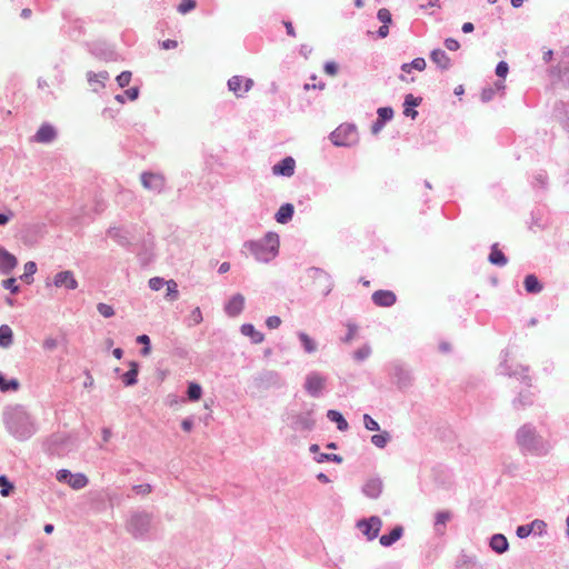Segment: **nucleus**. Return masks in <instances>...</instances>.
I'll list each match as a JSON object with an SVG mask.
<instances>
[{
	"instance_id": "obj_1",
	"label": "nucleus",
	"mask_w": 569,
	"mask_h": 569,
	"mask_svg": "<svg viewBox=\"0 0 569 569\" xmlns=\"http://www.w3.org/2000/svg\"><path fill=\"white\" fill-rule=\"evenodd\" d=\"M516 442L525 453L542 457L550 452L551 442L532 423L522 425L516 432Z\"/></svg>"
},
{
	"instance_id": "obj_2",
	"label": "nucleus",
	"mask_w": 569,
	"mask_h": 569,
	"mask_svg": "<svg viewBox=\"0 0 569 569\" xmlns=\"http://www.w3.org/2000/svg\"><path fill=\"white\" fill-rule=\"evenodd\" d=\"M4 422L8 431L18 440H26L33 433V425L22 406L8 408L4 412Z\"/></svg>"
},
{
	"instance_id": "obj_3",
	"label": "nucleus",
	"mask_w": 569,
	"mask_h": 569,
	"mask_svg": "<svg viewBox=\"0 0 569 569\" xmlns=\"http://www.w3.org/2000/svg\"><path fill=\"white\" fill-rule=\"evenodd\" d=\"M279 236L276 232H268L259 240H252L244 243V247L252 253L259 262H269L279 253Z\"/></svg>"
},
{
	"instance_id": "obj_4",
	"label": "nucleus",
	"mask_w": 569,
	"mask_h": 569,
	"mask_svg": "<svg viewBox=\"0 0 569 569\" xmlns=\"http://www.w3.org/2000/svg\"><path fill=\"white\" fill-rule=\"evenodd\" d=\"M152 516L146 511H134L127 521L128 532L136 539H143L151 530Z\"/></svg>"
},
{
	"instance_id": "obj_5",
	"label": "nucleus",
	"mask_w": 569,
	"mask_h": 569,
	"mask_svg": "<svg viewBox=\"0 0 569 569\" xmlns=\"http://www.w3.org/2000/svg\"><path fill=\"white\" fill-rule=\"evenodd\" d=\"M330 140L337 147H352L359 141L357 127L352 123H342L331 132Z\"/></svg>"
},
{
	"instance_id": "obj_6",
	"label": "nucleus",
	"mask_w": 569,
	"mask_h": 569,
	"mask_svg": "<svg viewBox=\"0 0 569 569\" xmlns=\"http://www.w3.org/2000/svg\"><path fill=\"white\" fill-rule=\"evenodd\" d=\"M56 478L61 483H67L69 487H71L74 490H80L84 488L89 480L88 477L84 473L77 472L72 473L68 469H61L57 471Z\"/></svg>"
},
{
	"instance_id": "obj_7",
	"label": "nucleus",
	"mask_w": 569,
	"mask_h": 569,
	"mask_svg": "<svg viewBox=\"0 0 569 569\" xmlns=\"http://www.w3.org/2000/svg\"><path fill=\"white\" fill-rule=\"evenodd\" d=\"M140 181L144 189L161 193L166 186V178L161 173L144 171L140 174Z\"/></svg>"
},
{
	"instance_id": "obj_8",
	"label": "nucleus",
	"mask_w": 569,
	"mask_h": 569,
	"mask_svg": "<svg viewBox=\"0 0 569 569\" xmlns=\"http://www.w3.org/2000/svg\"><path fill=\"white\" fill-rule=\"evenodd\" d=\"M327 379L318 371H311L306 376L305 390L313 398H318L326 387Z\"/></svg>"
},
{
	"instance_id": "obj_9",
	"label": "nucleus",
	"mask_w": 569,
	"mask_h": 569,
	"mask_svg": "<svg viewBox=\"0 0 569 569\" xmlns=\"http://www.w3.org/2000/svg\"><path fill=\"white\" fill-rule=\"evenodd\" d=\"M381 527L382 521L378 516H371L368 519H361L357 522V528L369 541H372L378 537Z\"/></svg>"
},
{
	"instance_id": "obj_10",
	"label": "nucleus",
	"mask_w": 569,
	"mask_h": 569,
	"mask_svg": "<svg viewBox=\"0 0 569 569\" xmlns=\"http://www.w3.org/2000/svg\"><path fill=\"white\" fill-rule=\"evenodd\" d=\"M316 420L313 418V410L309 409L297 415L291 416L290 426L297 431H310L315 428Z\"/></svg>"
},
{
	"instance_id": "obj_11",
	"label": "nucleus",
	"mask_w": 569,
	"mask_h": 569,
	"mask_svg": "<svg viewBox=\"0 0 569 569\" xmlns=\"http://www.w3.org/2000/svg\"><path fill=\"white\" fill-rule=\"evenodd\" d=\"M254 382L258 388L268 389L280 386L281 377L274 370H263L257 375Z\"/></svg>"
},
{
	"instance_id": "obj_12",
	"label": "nucleus",
	"mask_w": 569,
	"mask_h": 569,
	"mask_svg": "<svg viewBox=\"0 0 569 569\" xmlns=\"http://www.w3.org/2000/svg\"><path fill=\"white\" fill-rule=\"evenodd\" d=\"M392 376L395 378V382L399 389L409 388L412 385L413 377L406 367L400 363L392 365Z\"/></svg>"
},
{
	"instance_id": "obj_13",
	"label": "nucleus",
	"mask_w": 569,
	"mask_h": 569,
	"mask_svg": "<svg viewBox=\"0 0 569 569\" xmlns=\"http://www.w3.org/2000/svg\"><path fill=\"white\" fill-rule=\"evenodd\" d=\"M52 284L57 288H66L69 290H73L78 287V281L76 280L73 273L69 270L58 272L52 280Z\"/></svg>"
},
{
	"instance_id": "obj_14",
	"label": "nucleus",
	"mask_w": 569,
	"mask_h": 569,
	"mask_svg": "<svg viewBox=\"0 0 569 569\" xmlns=\"http://www.w3.org/2000/svg\"><path fill=\"white\" fill-rule=\"evenodd\" d=\"M243 82V78L240 76H233L228 80V88L232 91L237 97H242L246 92H248L252 86V79H244V88L241 90V83Z\"/></svg>"
},
{
	"instance_id": "obj_15",
	"label": "nucleus",
	"mask_w": 569,
	"mask_h": 569,
	"mask_svg": "<svg viewBox=\"0 0 569 569\" xmlns=\"http://www.w3.org/2000/svg\"><path fill=\"white\" fill-rule=\"evenodd\" d=\"M17 258L10 253L4 247L0 246V272L9 274L16 268Z\"/></svg>"
},
{
	"instance_id": "obj_16",
	"label": "nucleus",
	"mask_w": 569,
	"mask_h": 569,
	"mask_svg": "<svg viewBox=\"0 0 569 569\" xmlns=\"http://www.w3.org/2000/svg\"><path fill=\"white\" fill-rule=\"evenodd\" d=\"M244 307V297L241 293L233 295L224 306V311L229 317L239 316Z\"/></svg>"
},
{
	"instance_id": "obj_17",
	"label": "nucleus",
	"mask_w": 569,
	"mask_h": 569,
	"mask_svg": "<svg viewBox=\"0 0 569 569\" xmlns=\"http://www.w3.org/2000/svg\"><path fill=\"white\" fill-rule=\"evenodd\" d=\"M453 515L450 510H441L436 512L433 530L437 536H443L447 523L452 519Z\"/></svg>"
},
{
	"instance_id": "obj_18",
	"label": "nucleus",
	"mask_w": 569,
	"mask_h": 569,
	"mask_svg": "<svg viewBox=\"0 0 569 569\" xmlns=\"http://www.w3.org/2000/svg\"><path fill=\"white\" fill-rule=\"evenodd\" d=\"M382 487L381 479L370 478L362 486V493L370 499H377L382 492Z\"/></svg>"
},
{
	"instance_id": "obj_19",
	"label": "nucleus",
	"mask_w": 569,
	"mask_h": 569,
	"mask_svg": "<svg viewBox=\"0 0 569 569\" xmlns=\"http://www.w3.org/2000/svg\"><path fill=\"white\" fill-rule=\"evenodd\" d=\"M371 298L373 303L379 307H391L397 300L396 295L390 290H377Z\"/></svg>"
},
{
	"instance_id": "obj_20",
	"label": "nucleus",
	"mask_w": 569,
	"mask_h": 569,
	"mask_svg": "<svg viewBox=\"0 0 569 569\" xmlns=\"http://www.w3.org/2000/svg\"><path fill=\"white\" fill-rule=\"evenodd\" d=\"M296 162L291 157H286L272 167L276 176L291 177L295 172Z\"/></svg>"
},
{
	"instance_id": "obj_21",
	"label": "nucleus",
	"mask_w": 569,
	"mask_h": 569,
	"mask_svg": "<svg viewBox=\"0 0 569 569\" xmlns=\"http://www.w3.org/2000/svg\"><path fill=\"white\" fill-rule=\"evenodd\" d=\"M430 59L441 70H448L451 67V59L442 49H433Z\"/></svg>"
},
{
	"instance_id": "obj_22",
	"label": "nucleus",
	"mask_w": 569,
	"mask_h": 569,
	"mask_svg": "<svg viewBox=\"0 0 569 569\" xmlns=\"http://www.w3.org/2000/svg\"><path fill=\"white\" fill-rule=\"evenodd\" d=\"M108 236L122 247L130 244L131 237L126 229L112 227L108 230Z\"/></svg>"
},
{
	"instance_id": "obj_23",
	"label": "nucleus",
	"mask_w": 569,
	"mask_h": 569,
	"mask_svg": "<svg viewBox=\"0 0 569 569\" xmlns=\"http://www.w3.org/2000/svg\"><path fill=\"white\" fill-rule=\"evenodd\" d=\"M57 137V130L49 123H43L38 129V142L50 143Z\"/></svg>"
},
{
	"instance_id": "obj_24",
	"label": "nucleus",
	"mask_w": 569,
	"mask_h": 569,
	"mask_svg": "<svg viewBox=\"0 0 569 569\" xmlns=\"http://www.w3.org/2000/svg\"><path fill=\"white\" fill-rule=\"evenodd\" d=\"M489 545L490 548L499 555L505 553L509 548L507 538L501 533L493 535Z\"/></svg>"
},
{
	"instance_id": "obj_25",
	"label": "nucleus",
	"mask_w": 569,
	"mask_h": 569,
	"mask_svg": "<svg viewBox=\"0 0 569 569\" xmlns=\"http://www.w3.org/2000/svg\"><path fill=\"white\" fill-rule=\"evenodd\" d=\"M87 78L90 86L93 87V91H98L99 88L104 87V80L109 79V73L107 71H100L98 73L89 71Z\"/></svg>"
},
{
	"instance_id": "obj_26",
	"label": "nucleus",
	"mask_w": 569,
	"mask_h": 569,
	"mask_svg": "<svg viewBox=\"0 0 569 569\" xmlns=\"http://www.w3.org/2000/svg\"><path fill=\"white\" fill-rule=\"evenodd\" d=\"M240 332L243 336L249 337L252 343H261L264 340L263 333L256 330V328L251 323L242 325L240 327Z\"/></svg>"
},
{
	"instance_id": "obj_27",
	"label": "nucleus",
	"mask_w": 569,
	"mask_h": 569,
	"mask_svg": "<svg viewBox=\"0 0 569 569\" xmlns=\"http://www.w3.org/2000/svg\"><path fill=\"white\" fill-rule=\"evenodd\" d=\"M130 369L122 375V382L126 387H130L137 383L138 373H139V365L136 361L129 362Z\"/></svg>"
},
{
	"instance_id": "obj_28",
	"label": "nucleus",
	"mask_w": 569,
	"mask_h": 569,
	"mask_svg": "<svg viewBox=\"0 0 569 569\" xmlns=\"http://www.w3.org/2000/svg\"><path fill=\"white\" fill-rule=\"evenodd\" d=\"M295 208L291 203L282 204L277 211L274 218L278 223H287L292 219Z\"/></svg>"
},
{
	"instance_id": "obj_29",
	"label": "nucleus",
	"mask_w": 569,
	"mask_h": 569,
	"mask_svg": "<svg viewBox=\"0 0 569 569\" xmlns=\"http://www.w3.org/2000/svg\"><path fill=\"white\" fill-rule=\"evenodd\" d=\"M402 527L396 526L388 535H382L380 537V543L383 547H390L402 537Z\"/></svg>"
},
{
	"instance_id": "obj_30",
	"label": "nucleus",
	"mask_w": 569,
	"mask_h": 569,
	"mask_svg": "<svg viewBox=\"0 0 569 569\" xmlns=\"http://www.w3.org/2000/svg\"><path fill=\"white\" fill-rule=\"evenodd\" d=\"M489 261L492 264H496V266H499V267H503L508 262L507 257L505 256V253L501 250L498 249V244L497 243H495L491 247V252L489 254Z\"/></svg>"
},
{
	"instance_id": "obj_31",
	"label": "nucleus",
	"mask_w": 569,
	"mask_h": 569,
	"mask_svg": "<svg viewBox=\"0 0 569 569\" xmlns=\"http://www.w3.org/2000/svg\"><path fill=\"white\" fill-rule=\"evenodd\" d=\"M327 418L337 423V428L338 430L340 431H346L349 427L347 420L343 418V416L337 411V410H333V409H330L327 411Z\"/></svg>"
},
{
	"instance_id": "obj_32",
	"label": "nucleus",
	"mask_w": 569,
	"mask_h": 569,
	"mask_svg": "<svg viewBox=\"0 0 569 569\" xmlns=\"http://www.w3.org/2000/svg\"><path fill=\"white\" fill-rule=\"evenodd\" d=\"M523 284L528 293H539L542 290V284L535 274L526 276Z\"/></svg>"
},
{
	"instance_id": "obj_33",
	"label": "nucleus",
	"mask_w": 569,
	"mask_h": 569,
	"mask_svg": "<svg viewBox=\"0 0 569 569\" xmlns=\"http://www.w3.org/2000/svg\"><path fill=\"white\" fill-rule=\"evenodd\" d=\"M298 338L301 342L303 350L307 353H313L317 351V348H318L317 342L309 335H307L306 332L299 331Z\"/></svg>"
},
{
	"instance_id": "obj_34",
	"label": "nucleus",
	"mask_w": 569,
	"mask_h": 569,
	"mask_svg": "<svg viewBox=\"0 0 569 569\" xmlns=\"http://www.w3.org/2000/svg\"><path fill=\"white\" fill-rule=\"evenodd\" d=\"M13 342V331L8 325L0 326V347L9 348Z\"/></svg>"
},
{
	"instance_id": "obj_35",
	"label": "nucleus",
	"mask_w": 569,
	"mask_h": 569,
	"mask_svg": "<svg viewBox=\"0 0 569 569\" xmlns=\"http://www.w3.org/2000/svg\"><path fill=\"white\" fill-rule=\"evenodd\" d=\"M476 566L477 561L473 557L462 553L457 559L453 569H473Z\"/></svg>"
},
{
	"instance_id": "obj_36",
	"label": "nucleus",
	"mask_w": 569,
	"mask_h": 569,
	"mask_svg": "<svg viewBox=\"0 0 569 569\" xmlns=\"http://www.w3.org/2000/svg\"><path fill=\"white\" fill-rule=\"evenodd\" d=\"M390 440V435L389 432L387 431H383L381 433H378V435H373L371 437V442L378 447V448H385L387 446V443L389 442Z\"/></svg>"
},
{
	"instance_id": "obj_37",
	"label": "nucleus",
	"mask_w": 569,
	"mask_h": 569,
	"mask_svg": "<svg viewBox=\"0 0 569 569\" xmlns=\"http://www.w3.org/2000/svg\"><path fill=\"white\" fill-rule=\"evenodd\" d=\"M187 395H188L189 400H191V401L199 400L202 395V389H201L200 385H198L196 382H190L188 386Z\"/></svg>"
},
{
	"instance_id": "obj_38",
	"label": "nucleus",
	"mask_w": 569,
	"mask_h": 569,
	"mask_svg": "<svg viewBox=\"0 0 569 569\" xmlns=\"http://www.w3.org/2000/svg\"><path fill=\"white\" fill-rule=\"evenodd\" d=\"M167 287L166 298L174 301L179 297L178 284L174 280H168L164 284Z\"/></svg>"
},
{
	"instance_id": "obj_39",
	"label": "nucleus",
	"mask_w": 569,
	"mask_h": 569,
	"mask_svg": "<svg viewBox=\"0 0 569 569\" xmlns=\"http://www.w3.org/2000/svg\"><path fill=\"white\" fill-rule=\"evenodd\" d=\"M33 273H36V262L29 261L24 264V273L20 277V279L27 283H31L33 280Z\"/></svg>"
},
{
	"instance_id": "obj_40",
	"label": "nucleus",
	"mask_w": 569,
	"mask_h": 569,
	"mask_svg": "<svg viewBox=\"0 0 569 569\" xmlns=\"http://www.w3.org/2000/svg\"><path fill=\"white\" fill-rule=\"evenodd\" d=\"M19 381L17 379L6 380V378L0 373V390L9 391V390H18Z\"/></svg>"
},
{
	"instance_id": "obj_41",
	"label": "nucleus",
	"mask_w": 569,
	"mask_h": 569,
	"mask_svg": "<svg viewBox=\"0 0 569 569\" xmlns=\"http://www.w3.org/2000/svg\"><path fill=\"white\" fill-rule=\"evenodd\" d=\"M532 403V398L530 393H519L518 398L513 400V407L516 409L525 408Z\"/></svg>"
},
{
	"instance_id": "obj_42",
	"label": "nucleus",
	"mask_w": 569,
	"mask_h": 569,
	"mask_svg": "<svg viewBox=\"0 0 569 569\" xmlns=\"http://www.w3.org/2000/svg\"><path fill=\"white\" fill-rule=\"evenodd\" d=\"M137 343L139 345H142V349L140 350V353L143 356V357H147L150 355L151 352V347H150V338L149 336L147 335H140L137 337Z\"/></svg>"
},
{
	"instance_id": "obj_43",
	"label": "nucleus",
	"mask_w": 569,
	"mask_h": 569,
	"mask_svg": "<svg viewBox=\"0 0 569 569\" xmlns=\"http://www.w3.org/2000/svg\"><path fill=\"white\" fill-rule=\"evenodd\" d=\"M315 460L318 463H322L326 461H333V462L340 463V462H342V457L339 455H335V453H319L318 456L315 457Z\"/></svg>"
},
{
	"instance_id": "obj_44",
	"label": "nucleus",
	"mask_w": 569,
	"mask_h": 569,
	"mask_svg": "<svg viewBox=\"0 0 569 569\" xmlns=\"http://www.w3.org/2000/svg\"><path fill=\"white\" fill-rule=\"evenodd\" d=\"M13 490V485L9 481V479L1 475L0 476V493L2 497H8Z\"/></svg>"
},
{
	"instance_id": "obj_45",
	"label": "nucleus",
	"mask_w": 569,
	"mask_h": 569,
	"mask_svg": "<svg viewBox=\"0 0 569 569\" xmlns=\"http://www.w3.org/2000/svg\"><path fill=\"white\" fill-rule=\"evenodd\" d=\"M371 355V348L368 345L362 346L353 352V359L357 361H363Z\"/></svg>"
},
{
	"instance_id": "obj_46",
	"label": "nucleus",
	"mask_w": 569,
	"mask_h": 569,
	"mask_svg": "<svg viewBox=\"0 0 569 569\" xmlns=\"http://www.w3.org/2000/svg\"><path fill=\"white\" fill-rule=\"evenodd\" d=\"M378 119L383 121L385 123L392 119L393 110L390 107H381L377 110Z\"/></svg>"
},
{
	"instance_id": "obj_47",
	"label": "nucleus",
	"mask_w": 569,
	"mask_h": 569,
	"mask_svg": "<svg viewBox=\"0 0 569 569\" xmlns=\"http://www.w3.org/2000/svg\"><path fill=\"white\" fill-rule=\"evenodd\" d=\"M202 313L199 307L194 308L188 317V326H196L202 321Z\"/></svg>"
},
{
	"instance_id": "obj_48",
	"label": "nucleus",
	"mask_w": 569,
	"mask_h": 569,
	"mask_svg": "<svg viewBox=\"0 0 569 569\" xmlns=\"http://www.w3.org/2000/svg\"><path fill=\"white\" fill-rule=\"evenodd\" d=\"M552 73L557 74L569 84V66L566 67L563 63H561L560 66L553 68Z\"/></svg>"
},
{
	"instance_id": "obj_49",
	"label": "nucleus",
	"mask_w": 569,
	"mask_h": 569,
	"mask_svg": "<svg viewBox=\"0 0 569 569\" xmlns=\"http://www.w3.org/2000/svg\"><path fill=\"white\" fill-rule=\"evenodd\" d=\"M363 425L367 430L370 431H379L380 426L379 423L369 415H363Z\"/></svg>"
},
{
	"instance_id": "obj_50",
	"label": "nucleus",
	"mask_w": 569,
	"mask_h": 569,
	"mask_svg": "<svg viewBox=\"0 0 569 569\" xmlns=\"http://www.w3.org/2000/svg\"><path fill=\"white\" fill-rule=\"evenodd\" d=\"M97 310L104 318H110L114 315V310H113L112 306L103 303V302H100L97 305Z\"/></svg>"
},
{
	"instance_id": "obj_51",
	"label": "nucleus",
	"mask_w": 569,
	"mask_h": 569,
	"mask_svg": "<svg viewBox=\"0 0 569 569\" xmlns=\"http://www.w3.org/2000/svg\"><path fill=\"white\" fill-rule=\"evenodd\" d=\"M131 72L130 71H122L118 77H117V82H118V86L120 88H124L127 87L130 81H131Z\"/></svg>"
},
{
	"instance_id": "obj_52",
	"label": "nucleus",
	"mask_w": 569,
	"mask_h": 569,
	"mask_svg": "<svg viewBox=\"0 0 569 569\" xmlns=\"http://www.w3.org/2000/svg\"><path fill=\"white\" fill-rule=\"evenodd\" d=\"M166 280L161 277H153L149 280V287L153 291H159L164 284Z\"/></svg>"
},
{
	"instance_id": "obj_53",
	"label": "nucleus",
	"mask_w": 569,
	"mask_h": 569,
	"mask_svg": "<svg viewBox=\"0 0 569 569\" xmlns=\"http://www.w3.org/2000/svg\"><path fill=\"white\" fill-rule=\"evenodd\" d=\"M377 18L382 22V24H389L392 20L390 11L386 8L379 9Z\"/></svg>"
},
{
	"instance_id": "obj_54",
	"label": "nucleus",
	"mask_w": 569,
	"mask_h": 569,
	"mask_svg": "<svg viewBox=\"0 0 569 569\" xmlns=\"http://www.w3.org/2000/svg\"><path fill=\"white\" fill-rule=\"evenodd\" d=\"M422 99L420 97H413L411 93L405 97V108L409 107H418L421 103Z\"/></svg>"
},
{
	"instance_id": "obj_55",
	"label": "nucleus",
	"mask_w": 569,
	"mask_h": 569,
	"mask_svg": "<svg viewBox=\"0 0 569 569\" xmlns=\"http://www.w3.org/2000/svg\"><path fill=\"white\" fill-rule=\"evenodd\" d=\"M194 8H196V1L187 0L186 2H182L178 6V11L182 14H186Z\"/></svg>"
},
{
	"instance_id": "obj_56",
	"label": "nucleus",
	"mask_w": 569,
	"mask_h": 569,
	"mask_svg": "<svg viewBox=\"0 0 569 569\" xmlns=\"http://www.w3.org/2000/svg\"><path fill=\"white\" fill-rule=\"evenodd\" d=\"M532 531V528H531V525H522V526H519L517 528V536L520 538V539H525L527 538Z\"/></svg>"
},
{
	"instance_id": "obj_57",
	"label": "nucleus",
	"mask_w": 569,
	"mask_h": 569,
	"mask_svg": "<svg viewBox=\"0 0 569 569\" xmlns=\"http://www.w3.org/2000/svg\"><path fill=\"white\" fill-rule=\"evenodd\" d=\"M530 525L533 532H538L539 535H541L546 531L547 525L542 520L536 519Z\"/></svg>"
},
{
	"instance_id": "obj_58",
	"label": "nucleus",
	"mask_w": 569,
	"mask_h": 569,
	"mask_svg": "<svg viewBox=\"0 0 569 569\" xmlns=\"http://www.w3.org/2000/svg\"><path fill=\"white\" fill-rule=\"evenodd\" d=\"M132 490L137 495L146 496V495H149L152 491V487L150 485H148V483L137 485V486H133Z\"/></svg>"
},
{
	"instance_id": "obj_59",
	"label": "nucleus",
	"mask_w": 569,
	"mask_h": 569,
	"mask_svg": "<svg viewBox=\"0 0 569 569\" xmlns=\"http://www.w3.org/2000/svg\"><path fill=\"white\" fill-rule=\"evenodd\" d=\"M509 71L508 63L505 61H500L496 67V74L499 78H505Z\"/></svg>"
},
{
	"instance_id": "obj_60",
	"label": "nucleus",
	"mask_w": 569,
	"mask_h": 569,
	"mask_svg": "<svg viewBox=\"0 0 569 569\" xmlns=\"http://www.w3.org/2000/svg\"><path fill=\"white\" fill-rule=\"evenodd\" d=\"M3 288L10 290L12 293H17L19 290V287L16 284L14 278H8L2 281Z\"/></svg>"
},
{
	"instance_id": "obj_61",
	"label": "nucleus",
	"mask_w": 569,
	"mask_h": 569,
	"mask_svg": "<svg viewBox=\"0 0 569 569\" xmlns=\"http://www.w3.org/2000/svg\"><path fill=\"white\" fill-rule=\"evenodd\" d=\"M496 94V89L493 88H485L481 92V101L482 102H489L493 99Z\"/></svg>"
},
{
	"instance_id": "obj_62",
	"label": "nucleus",
	"mask_w": 569,
	"mask_h": 569,
	"mask_svg": "<svg viewBox=\"0 0 569 569\" xmlns=\"http://www.w3.org/2000/svg\"><path fill=\"white\" fill-rule=\"evenodd\" d=\"M281 325V319L278 316H270L266 320V326L269 329H277Z\"/></svg>"
},
{
	"instance_id": "obj_63",
	"label": "nucleus",
	"mask_w": 569,
	"mask_h": 569,
	"mask_svg": "<svg viewBox=\"0 0 569 569\" xmlns=\"http://www.w3.org/2000/svg\"><path fill=\"white\" fill-rule=\"evenodd\" d=\"M323 69L329 76H336L338 73V64L333 61L326 62Z\"/></svg>"
},
{
	"instance_id": "obj_64",
	"label": "nucleus",
	"mask_w": 569,
	"mask_h": 569,
	"mask_svg": "<svg viewBox=\"0 0 569 569\" xmlns=\"http://www.w3.org/2000/svg\"><path fill=\"white\" fill-rule=\"evenodd\" d=\"M412 69L423 71L426 69V60L423 58H416L410 62Z\"/></svg>"
}]
</instances>
